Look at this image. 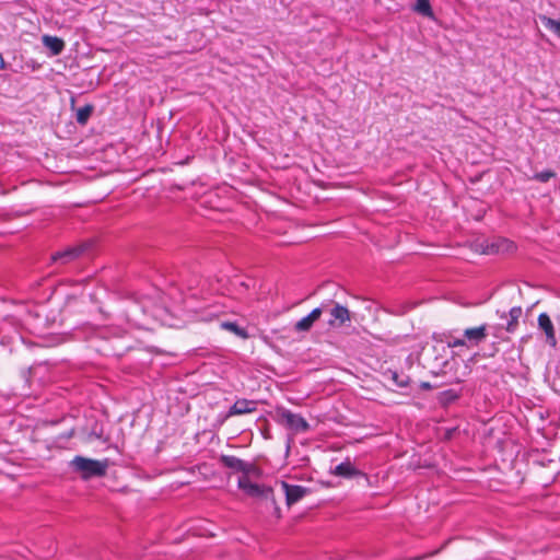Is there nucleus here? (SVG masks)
Here are the masks:
<instances>
[{"instance_id":"obj_1","label":"nucleus","mask_w":560,"mask_h":560,"mask_svg":"<svg viewBox=\"0 0 560 560\" xmlns=\"http://www.w3.org/2000/svg\"><path fill=\"white\" fill-rule=\"evenodd\" d=\"M108 464V459L97 460L80 455L70 462L72 470L78 472L84 480L93 477H104L107 472Z\"/></svg>"},{"instance_id":"obj_2","label":"nucleus","mask_w":560,"mask_h":560,"mask_svg":"<svg viewBox=\"0 0 560 560\" xmlns=\"http://www.w3.org/2000/svg\"><path fill=\"white\" fill-rule=\"evenodd\" d=\"M522 315L523 310L521 306H514L508 313H502L501 319H504L505 323L491 326L490 328H492V335L495 338L504 340L502 331L505 330L509 334H514L518 328L520 318Z\"/></svg>"},{"instance_id":"obj_3","label":"nucleus","mask_w":560,"mask_h":560,"mask_svg":"<svg viewBox=\"0 0 560 560\" xmlns=\"http://www.w3.org/2000/svg\"><path fill=\"white\" fill-rule=\"evenodd\" d=\"M276 420L294 432H306L310 429L308 422L302 416L283 407L276 408Z\"/></svg>"},{"instance_id":"obj_4","label":"nucleus","mask_w":560,"mask_h":560,"mask_svg":"<svg viewBox=\"0 0 560 560\" xmlns=\"http://www.w3.org/2000/svg\"><path fill=\"white\" fill-rule=\"evenodd\" d=\"M91 247L92 242H84L80 245L54 253L50 260L52 264L68 265L84 255Z\"/></svg>"},{"instance_id":"obj_5","label":"nucleus","mask_w":560,"mask_h":560,"mask_svg":"<svg viewBox=\"0 0 560 560\" xmlns=\"http://www.w3.org/2000/svg\"><path fill=\"white\" fill-rule=\"evenodd\" d=\"M220 463L236 472H243L244 475H256L259 472L257 466L253 463H247L233 455H221Z\"/></svg>"},{"instance_id":"obj_6","label":"nucleus","mask_w":560,"mask_h":560,"mask_svg":"<svg viewBox=\"0 0 560 560\" xmlns=\"http://www.w3.org/2000/svg\"><path fill=\"white\" fill-rule=\"evenodd\" d=\"M463 334L467 342V349H471L486 341L489 335V326L482 324L478 327L466 328Z\"/></svg>"},{"instance_id":"obj_7","label":"nucleus","mask_w":560,"mask_h":560,"mask_svg":"<svg viewBox=\"0 0 560 560\" xmlns=\"http://www.w3.org/2000/svg\"><path fill=\"white\" fill-rule=\"evenodd\" d=\"M248 495L265 500L267 504L273 508L276 516L280 517V509L277 505L272 488L255 483L254 487H250Z\"/></svg>"},{"instance_id":"obj_8","label":"nucleus","mask_w":560,"mask_h":560,"mask_svg":"<svg viewBox=\"0 0 560 560\" xmlns=\"http://www.w3.org/2000/svg\"><path fill=\"white\" fill-rule=\"evenodd\" d=\"M329 314L330 319L328 320V325L330 327L339 328L346 323L351 322L350 311L339 303H334L332 307L329 310Z\"/></svg>"},{"instance_id":"obj_9","label":"nucleus","mask_w":560,"mask_h":560,"mask_svg":"<svg viewBox=\"0 0 560 560\" xmlns=\"http://www.w3.org/2000/svg\"><path fill=\"white\" fill-rule=\"evenodd\" d=\"M281 488L285 494V502L288 506L299 502L310 492V490L303 486L290 485L285 481H281Z\"/></svg>"},{"instance_id":"obj_10","label":"nucleus","mask_w":560,"mask_h":560,"mask_svg":"<svg viewBox=\"0 0 560 560\" xmlns=\"http://www.w3.org/2000/svg\"><path fill=\"white\" fill-rule=\"evenodd\" d=\"M257 410V401L249 400L246 398L237 399L229 409L226 415L224 416V420L234 417L252 413Z\"/></svg>"},{"instance_id":"obj_11","label":"nucleus","mask_w":560,"mask_h":560,"mask_svg":"<svg viewBox=\"0 0 560 560\" xmlns=\"http://www.w3.org/2000/svg\"><path fill=\"white\" fill-rule=\"evenodd\" d=\"M325 307L326 305L323 304L322 306L314 308L308 315H306L305 317L301 318L299 322L295 323L294 330L298 332H305L311 330L314 323L318 320L319 317L322 316L323 312L325 311Z\"/></svg>"},{"instance_id":"obj_12","label":"nucleus","mask_w":560,"mask_h":560,"mask_svg":"<svg viewBox=\"0 0 560 560\" xmlns=\"http://www.w3.org/2000/svg\"><path fill=\"white\" fill-rule=\"evenodd\" d=\"M538 327L544 330L546 335V341L551 347L557 346V338L555 334L553 324L548 314L541 313L538 316Z\"/></svg>"},{"instance_id":"obj_13","label":"nucleus","mask_w":560,"mask_h":560,"mask_svg":"<svg viewBox=\"0 0 560 560\" xmlns=\"http://www.w3.org/2000/svg\"><path fill=\"white\" fill-rule=\"evenodd\" d=\"M514 245L512 242L505 238H498L487 244L483 254L492 255V254H504L513 250Z\"/></svg>"},{"instance_id":"obj_14","label":"nucleus","mask_w":560,"mask_h":560,"mask_svg":"<svg viewBox=\"0 0 560 560\" xmlns=\"http://www.w3.org/2000/svg\"><path fill=\"white\" fill-rule=\"evenodd\" d=\"M336 476H340L343 478H353L358 476H364L363 472L358 470L349 459L346 462H342L341 464L337 465L332 471Z\"/></svg>"},{"instance_id":"obj_15","label":"nucleus","mask_w":560,"mask_h":560,"mask_svg":"<svg viewBox=\"0 0 560 560\" xmlns=\"http://www.w3.org/2000/svg\"><path fill=\"white\" fill-rule=\"evenodd\" d=\"M42 42L52 56L60 55L65 49V42L57 36L44 35Z\"/></svg>"},{"instance_id":"obj_16","label":"nucleus","mask_w":560,"mask_h":560,"mask_svg":"<svg viewBox=\"0 0 560 560\" xmlns=\"http://www.w3.org/2000/svg\"><path fill=\"white\" fill-rule=\"evenodd\" d=\"M221 328L232 331L236 336L246 339L248 337V334L245 328L240 327L235 322H222Z\"/></svg>"},{"instance_id":"obj_17","label":"nucleus","mask_w":560,"mask_h":560,"mask_svg":"<svg viewBox=\"0 0 560 560\" xmlns=\"http://www.w3.org/2000/svg\"><path fill=\"white\" fill-rule=\"evenodd\" d=\"M93 105L88 104L77 110L75 118L78 124L85 125L93 113Z\"/></svg>"},{"instance_id":"obj_18","label":"nucleus","mask_w":560,"mask_h":560,"mask_svg":"<svg viewBox=\"0 0 560 560\" xmlns=\"http://www.w3.org/2000/svg\"><path fill=\"white\" fill-rule=\"evenodd\" d=\"M540 21L546 28L552 31L555 34H557L560 37V22L559 21H556L546 15H541Z\"/></svg>"},{"instance_id":"obj_19","label":"nucleus","mask_w":560,"mask_h":560,"mask_svg":"<svg viewBox=\"0 0 560 560\" xmlns=\"http://www.w3.org/2000/svg\"><path fill=\"white\" fill-rule=\"evenodd\" d=\"M390 378L400 388L407 387L409 385V382H410L409 376H407L405 374H399L398 372H395V371H390Z\"/></svg>"},{"instance_id":"obj_20","label":"nucleus","mask_w":560,"mask_h":560,"mask_svg":"<svg viewBox=\"0 0 560 560\" xmlns=\"http://www.w3.org/2000/svg\"><path fill=\"white\" fill-rule=\"evenodd\" d=\"M459 394L454 389H447L441 393V402L443 405H450L458 399Z\"/></svg>"},{"instance_id":"obj_21","label":"nucleus","mask_w":560,"mask_h":560,"mask_svg":"<svg viewBox=\"0 0 560 560\" xmlns=\"http://www.w3.org/2000/svg\"><path fill=\"white\" fill-rule=\"evenodd\" d=\"M416 10L424 15L432 14V9L429 0H417Z\"/></svg>"},{"instance_id":"obj_22","label":"nucleus","mask_w":560,"mask_h":560,"mask_svg":"<svg viewBox=\"0 0 560 560\" xmlns=\"http://www.w3.org/2000/svg\"><path fill=\"white\" fill-rule=\"evenodd\" d=\"M254 486H255V483H253L249 480L248 475L243 474V476L238 478L240 489L244 490L247 494L250 491V487H254Z\"/></svg>"},{"instance_id":"obj_23","label":"nucleus","mask_w":560,"mask_h":560,"mask_svg":"<svg viewBox=\"0 0 560 560\" xmlns=\"http://www.w3.org/2000/svg\"><path fill=\"white\" fill-rule=\"evenodd\" d=\"M555 172L547 170L534 175V179L540 183H547L550 178L555 176Z\"/></svg>"},{"instance_id":"obj_24","label":"nucleus","mask_w":560,"mask_h":560,"mask_svg":"<svg viewBox=\"0 0 560 560\" xmlns=\"http://www.w3.org/2000/svg\"><path fill=\"white\" fill-rule=\"evenodd\" d=\"M446 342L450 348H458V347L467 348V342H466V339L464 336L462 338L448 337Z\"/></svg>"},{"instance_id":"obj_25","label":"nucleus","mask_w":560,"mask_h":560,"mask_svg":"<svg viewBox=\"0 0 560 560\" xmlns=\"http://www.w3.org/2000/svg\"><path fill=\"white\" fill-rule=\"evenodd\" d=\"M420 387H421L422 389H431V388H432V386H431V385H430V383H428V382H422V383L420 384Z\"/></svg>"},{"instance_id":"obj_26","label":"nucleus","mask_w":560,"mask_h":560,"mask_svg":"<svg viewBox=\"0 0 560 560\" xmlns=\"http://www.w3.org/2000/svg\"><path fill=\"white\" fill-rule=\"evenodd\" d=\"M521 341H522V342L527 341V338H524V337H523V338L521 339Z\"/></svg>"}]
</instances>
